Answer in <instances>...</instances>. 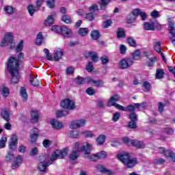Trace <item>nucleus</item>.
I'll use <instances>...</instances> for the list:
<instances>
[{
  "label": "nucleus",
  "instance_id": "4468645a",
  "mask_svg": "<svg viewBox=\"0 0 175 175\" xmlns=\"http://www.w3.org/2000/svg\"><path fill=\"white\" fill-rule=\"evenodd\" d=\"M85 125V120L81 119L72 122L70 126L71 129H77V128H81V126H84Z\"/></svg>",
  "mask_w": 175,
  "mask_h": 175
},
{
  "label": "nucleus",
  "instance_id": "6e6d98bb",
  "mask_svg": "<svg viewBox=\"0 0 175 175\" xmlns=\"http://www.w3.org/2000/svg\"><path fill=\"white\" fill-rule=\"evenodd\" d=\"M120 118H121V113L118 111H116L112 116V121H113V122H117Z\"/></svg>",
  "mask_w": 175,
  "mask_h": 175
},
{
  "label": "nucleus",
  "instance_id": "680f3d73",
  "mask_svg": "<svg viewBox=\"0 0 175 175\" xmlns=\"http://www.w3.org/2000/svg\"><path fill=\"white\" fill-rule=\"evenodd\" d=\"M46 6L50 9H53L55 7V0H46Z\"/></svg>",
  "mask_w": 175,
  "mask_h": 175
},
{
  "label": "nucleus",
  "instance_id": "5fc2aeb1",
  "mask_svg": "<svg viewBox=\"0 0 175 175\" xmlns=\"http://www.w3.org/2000/svg\"><path fill=\"white\" fill-rule=\"evenodd\" d=\"M14 159V154L13 152H8V154L5 155V161L7 162H10L12 159Z\"/></svg>",
  "mask_w": 175,
  "mask_h": 175
},
{
  "label": "nucleus",
  "instance_id": "338daca9",
  "mask_svg": "<svg viewBox=\"0 0 175 175\" xmlns=\"http://www.w3.org/2000/svg\"><path fill=\"white\" fill-rule=\"evenodd\" d=\"M85 18L89 21H92L93 20H95V16L92 12H89L85 14Z\"/></svg>",
  "mask_w": 175,
  "mask_h": 175
},
{
  "label": "nucleus",
  "instance_id": "f8f14e48",
  "mask_svg": "<svg viewBox=\"0 0 175 175\" xmlns=\"http://www.w3.org/2000/svg\"><path fill=\"white\" fill-rule=\"evenodd\" d=\"M59 35H62L64 38H72V35H73V33L72 32V29H69L66 26H62V29L60 30Z\"/></svg>",
  "mask_w": 175,
  "mask_h": 175
},
{
  "label": "nucleus",
  "instance_id": "603ef678",
  "mask_svg": "<svg viewBox=\"0 0 175 175\" xmlns=\"http://www.w3.org/2000/svg\"><path fill=\"white\" fill-rule=\"evenodd\" d=\"M62 28V26L53 25L51 27V31H52V32H55V33H60Z\"/></svg>",
  "mask_w": 175,
  "mask_h": 175
},
{
  "label": "nucleus",
  "instance_id": "72a5a7b5",
  "mask_svg": "<svg viewBox=\"0 0 175 175\" xmlns=\"http://www.w3.org/2000/svg\"><path fill=\"white\" fill-rule=\"evenodd\" d=\"M90 37L94 40H98L100 38V33L98 30H93L90 33Z\"/></svg>",
  "mask_w": 175,
  "mask_h": 175
},
{
  "label": "nucleus",
  "instance_id": "4d7b16f0",
  "mask_svg": "<svg viewBox=\"0 0 175 175\" xmlns=\"http://www.w3.org/2000/svg\"><path fill=\"white\" fill-rule=\"evenodd\" d=\"M156 59L157 58L155 57H151L149 59V61L146 63L145 65H146V66H148V68H152V66H154V64H155Z\"/></svg>",
  "mask_w": 175,
  "mask_h": 175
},
{
  "label": "nucleus",
  "instance_id": "c03bdc74",
  "mask_svg": "<svg viewBox=\"0 0 175 175\" xmlns=\"http://www.w3.org/2000/svg\"><path fill=\"white\" fill-rule=\"evenodd\" d=\"M163 76H165V72L162 69H157L155 75L156 79L158 80L161 79H163Z\"/></svg>",
  "mask_w": 175,
  "mask_h": 175
},
{
  "label": "nucleus",
  "instance_id": "0eeeda50",
  "mask_svg": "<svg viewBox=\"0 0 175 175\" xmlns=\"http://www.w3.org/2000/svg\"><path fill=\"white\" fill-rule=\"evenodd\" d=\"M128 118L130 120V122L128 124V128L130 129H136V128H137V121H139L136 112L129 113Z\"/></svg>",
  "mask_w": 175,
  "mask_h": 175
},
{
  "label": "nucleus",
  "instance_id": "6e6552de",
  "mask_svg": "<svg viewBox=\"0 0 175 175\" xmlns=\"http://www.w3.org/2000/svg\"><path fill=\"white\" fill-rule=\"evenodd\" d=\"M14 44V40H13V33H6L4 36V38L1 41L0 46L1 47H5L9 44Z\"/></svg>",
  "mask_w": 175,
  "mask_h": 175
},
{
  "label": "nucleus",
  "instance_id": "8fccbe9b",
  "mask_svg": "<svg viewBox=\"0 0 175 175\" xmlns=\"http://www.w3.org/2000/svg\"><path fill=\"white\" fill-rule=\"evenodd\" d=\"M69 114V112L68 111H57L56 112V117L57 118H59L61 117H65L66 116H68Z\"/></svg>",
  "mask_w": 175,
  "mask_h": 175
},
{
  "label": "nucleus",
  "instance_id": "bb28decb",
  "mask_svg": "<svg viewBox=\"0 0 175 175\" xmlns=\"http://www.w3.org/2000/svg\"><path fill=\"white\" fill-rule=\"evenodd\" d=\"M169 33L172 35V38H175V24L173 22H169L168 23Z\"/></svg>",
  "mask_w": 175,
  "mask_h": 175
},
{
  "label": "nucleus",
  "instance_id": "bf43d9fd",
  "mask_svg": "<svg viewBox=\"0 0 175 175\" xmlns=\"http://www.w3.org/2000/svg\"><path fill=\"white\" fill-rule=\"evenodd\" d=\"M6 142H8V138L6 136H3L0 140V148H5V146H6Z\"/></svg>",
  "mask_w": 175,
  "mask_h": 175
},
{
  "label": "nucleus",
  "instance_id": "dca6fc26",
  "mask_svg": "<svg viewBox=\"0 0 175 175\" xmlns=\"http://www.w3.org/2000/svg\"><path fill=\"white\" fill-rule=\"evenodd\" d=\"M53 55L54 61H55V62H58V61H59V59H61L64 55V51L61 49H57L54 51Z\"/></svg>",
  "mask_w": 175,
  "mask_h": 175
},
{
  "label": "nucleus",
  "instance_id": "3c124183",
  "mask_svg": "<svg viewBox=\"0 0 175 175\" xmlns=\"http://www.w3.org/2000/svg\"><path fill=\"white\" fill-rule=\"evenodd\" d=\"M162 132L166 133V135H173L174 133V130H173L171 127H165L162 129Z\"/></svg>",
  "mask_w": 175,
  "mask_h": 175
},
{
  "label": "nucleus",
  "instance_id": "7ed1b4c3",
  "mask_svg": "<svg viewBox=\"0 0 175 175\" xmlns=\"http://www.w3.org/2000/svg\"><path fill=\"white\" fill-rule=\"evenodd\" d=\"M117 158L124 166L126 169H133L139 161H137V158L133 157L131 158V154L128 152H122L120 154H117Z\"/></svg>",
  "mask_w": 175,
  "mask_h": 175
},
{
  "label": "nucleus",
  "instance_id": "aec40b11",
  "mask_svg": "<svg viewBox=\"0 0 175 175\" xmlns=\"http://www.w3.org/2000/svg\"><path fill=\"white\" fill-rule=\"evenodd\" d=\"M0 95H2L3 98H8L10 95V90L5 85L0 86Z\"/></svg>",
  "mask_w": 175,
  "mask_h": 175
},
{
  "label": "nucleus",
  "instance_id": "37998d69",
  "mask_svg": "<svg viewBox=\"0 0 175 175\" xmlns=\"http://www.w3.org/2000/svg\"><path fill=\"white\" fill-rule=\"evenodd\" d=\"M20 94L24 102H25V100L28 99V94H27V90L24 88H21Z\"/></svg>",
  "mask_w": 175,
  "mask_h": 175
},
{
  "label": "nucleus",
  "instance_id": "052dcab7",
  "mask_svg": "<svg viewBox=\"0 0 175 175\" xmlns=\"http://www.w3.org/2000/svg\"><path fill=\"white\" fill-rule=\"evenodd\" d=\"M154 49L159 54L162 53V51H161V42H157L154 45Z\"/></svg>",
  "mask_w": 175,
  "mask_h": 175
},
{
  "label": "nucleus",
  "instance_id": "b1692460",
  "mask_svg": "<svg viewBox=\"0 0 175 175\" xmlns=\"http://www.w3.org/2000/svg\"><path fill=\"white\" fill-rule=\"evenodd\" d=\"M165 158H167L170 162L175 163V152L170 149H167V153H165Z\"/></svg>",
  "mask_w": 175,
  "mask_h": 175
},
{
  "label": "nucleus",
  "instance_id": "13d9d810",
  "mask_svg": "<svg viewBox=\"0 0 175 175\" xmlns=\"http://www.w3.org/2000/svg\"><path fill=\"white\" fill-rule=\"evenodd\" d=\"M102 65H107L109 64L110 59H109V56L104 55L100 57Z\"/></svg>",
  "mask_w": 175,
  "mask_h": 175
},
{
  "label": "nucleus",
  "instance_id": "20e7f679",
  "mask_svg": "<svg viewBox=\"0 0 175 175\" xmlns=\"http://www.w3.org/2000/svg\"><path fill=\"white\" fill-rule=\"evenodd\" d=\"M68 152L69 149L68 148H64L62 150H56L55 152H53L51 157L50 161L44 163V172H46L47 167H49L50 165H53V162L54 161H57L58 158L60 159H64V158L68 155Z\"/></svg>",
  "mask_w": 175,
  "mask_h": 175
},
{
  "label": "nucleus",
  "instance_id": "774afa93",
  "mask_svg": "<svg viewBox=\"0 0 175 175\" xmlns=\"http://www.w3.org/2000/svg\"><path fill=\"white\" fill-rule=\"evenodd\" d=\"M86 70L88 72H91L92 70H94V64H92V62H89L86 66Z\"/></svg>",
  "mask_w": 175,
  "mask_h": 175
},
{
  "label": "nucleus",
  "instance_id": "f3484780",
  "mask_svg": "<svg viewBox=\"0 0 175 175\" xmlns=\"http://www.w3.org/2000/svg\"><path fill=\"white\" fill-rule=\"evenodd\" d=\"M37 168L39 172H44V156L39 157Z\"/></svg>",
  "mask_w": 175,
  "mask_h": 175
},
{
  "label": "nucleus",
  "instance_id": "6ab92c4d",
  "mask_svg": "<svg viewBox=\"0 0 175 175\" xmlns=\"http://www.w3.org/2000/svg\"><path fill=\"white\" fill-rule=\"evenodd\" d=\"M51 125L53 129H56V131H59L61 128H62L63 124L62 122L55 120L53 119L51 120Z\"/></svg>",
  "mask_w": 175,
  "mask_h": 175
},
{
  "label": "nucleus",
  "instance_id": "1a4fd4ad",
  "mask_svg": "<svg viewBox=\"0 0 175 175\" xmlns=\"http://www.w3.org/2000/svg\"><path fill=\"white\" fill-rule=\"evenodd\" d=\"M60 106L63 109H67V110H75V103L70 98H66L61 101Z\"/></svg>",
  "mask_w": 175,
  "mask_h": 175
},
{
  "label": "nucleus",
  "instance_id": "49530a36",
  "mask_svg": "<svg viewBox=\"0 0 175 175\" xmlns=\"http://www.w3.org/2000/svg\"><path fill=\"white\" fill-rule=\"evenodd\" d=\"M69 137H71L72 139H77L80 137V133L77 131H71L69 132Z\"/></svg>",
  "mask_w": 175,
  "mask_h": 175
},
{
  "label": "nucleus",
  "instance_id": "a211bd4d",
  "mask_svg": "<svg viewBox=\"0 0 175 175\" xmlns=\"http://www.w3.org/2000/svg\"><path fill=\"white\" fill-rule=\"evenodd\" d=\"M18 139L16 135H13L9 142V148L10 150H14L16 148V146H17Z\"/></svg>",
  "mask_w": 175,
  "mask_h": 175
},
{
  "label": "nucleus",
  "instance_id": "de8ad7c7",
  "mask_svg": "<svg viewBox=\"0 0 175 175\" xmlns=\"http://www.w3.org/2000/svg\"><path fill=\"white\" fill-rule=\"evenodd\" d=\"M142 87L145 88L144 92H150L151 91V83L148 81H145L143 83Z\"/></svg>",
  "mask_w": 175,
  "mask_h": 175
},
{
  "label": "nucleus",
  "instance_id": "c756f323",
  "mask_svg": "<svg viewBox=\"0 0 175 175\" xmlns=\"http://www.w3.org/2000/svg\"><path fill=\"white\" fill-rule=\"evenodd\" d=\"M89 57H90V59L93 62H98L99 61V57H98V54L95 53L94 51H91L88 53Z\"/></svg>",
  "mask_w": 175,
  "mask_h": 175
},
{
  "label": "nucleus",
  "instance_id": "423d86ee",
  "mask_svg": "<svg viewBox=\"0 0 175 175\" xmlns=\"http://www.w3.org/2000/svg\"><path fill=\"white\" fill-rule=\"evenodd\" d=\"M75 148L78 152H83L84 155H90L91 151H92L90 144H87L85 146H83L80 148V142H76L75 144Z\"/></svg>",
  "mask_w": 175,
  "mask_h": 175
},
{
  "label": "nucleus",
  "instance_id": "58836bf2",
  "mask_svg": "<svg viewBox=\"0 0 175 175\" xmlns=\"http://www.w3.org/2000/svg\"><path fill=\"white\" fill-rule=\"evenodd\" d=\"M79 157H80L79 152L77 150H74L70 154L69 159L70 161H76Z\"/></svg>",
  "mask_w": 175,
  "mask_h": 175
},
{
  "label": "nucleus",
  "instance_id": "4c0bfd02",
  "mask_svg": "<svg viewBox=\"0 0 175 175\" xmlns=\"http://www.w3.org/2000/svg\"><path fill=\"white\" fill-rule=\"evenodd\" d=\"M76 83L78 85H83V84L85 83V81L87 80V77L84 78L82 77H80V75H78L76 78Z\"/></svg>",
  "mask_w": 175,
  "mask_h": 175
},
{
  "label": "nucleus",
  "instance_id": "c9c22d12",
  "mask_svg": "<svg viewBox=\"0 0 175 175\" xmlns=\"http://www.w3.org/2000/svg\"><path fill=\"white\" fill-rule=\"evenodd\" d=\"M24 49V40H21L16 44L15 50L16 53H21Z\"/></svg>",
  "mask_w": 175,
  "mask_h": 175
},
{
  "label": "nucleus",
  "instance_id": "79ce46f5",
  "mask_svg": "<svg viewBox=\"0 0 175 175\" xmlns=\"http://www.w3.org/2000/svg\"><path fill=\"white\" fill-rule=\"evenodd\" d=\"M61 20L63 23H65V24H70L72 23V18L69 15H62Z\"/></svg>",
  "mask_w": 175,
  "mask_h": 175
},
{
  "label": "nucleus",
  "instance_id": "ea45409f",
  "mask_svg": "<svg viewBox=\"0 0 175 175\" xmlns=\"http://www.w3.org/2000/svg\"><path fill=\"white\" fill-rule=\"evenodd\" d=\"M1 117L3 120H5V121L9 122L10 120V113L9 111L3 110L1 111Z\"/></svg>",
  "mask_w": 175,
  "mask_h": 175
},
{
  "label": "nucleus",
  "instance_id": "09e8293b",
  "mask_svg": "<svg viewBox=\"0 0 175 175\" xmlns=\"http://www.w3.org/2000/svg\"><path fill=\"white\" fill-rule=\"evenodd\" d=\"M113 25V21L111 19H108L103 22V28L107 29Z\"/></svg>",
  "mask_w": 175,
  "mask_h": 175
},
{
  "label": "nucleus",
  "instance_id": "9d476101",
  "mask_svg": "<svg viewBox=\"0 0 175 175\" xmlns=\"http://www.w3.org/2000/svg\"><path fill=\"white\" fill-rule=\"evenodd\" d=\"M133 65V59L132 58L122 59L119 63L120 69H128L131 66Z\"/></svg>",
  "mask_w": 175,
  "mask_h": 175
},
{
  "label": "nucleus",
  "instance_id": "7c9ffc66",
  "mask_svg": "<svg viewBox=\"0 0 175 175\" xmlns=\"http://www.w3.org/2000/svg\"><path fill=\"white\" fill-rule=\"evenodd\" d=\"M88 28L87 27H80L78 29V35H79V36H87L88 35Z\"/></svg>",
  "mask_w": 175,
  "mask_h": 175
},
{
  "label": "nucleus",
  "instance_id": "a878e982",
  "mask_svg": "<svg viewBox=\"0 0 175 175\" xmlns=\"http://www.w3.org/2000/svg\"><path fill=\"white\" fill-rule=\"evenodd\" d=\"M54 21H55L54 15H49L44 21V25L50 27V25H53V24H54Z\"/></svg>",
  "mask_w": 175,
  "mask_h": 175
},
{
  "label": "nucleus",
  "instance_id": "e433bc0d",
  "mask_svg": "<svg viewBox=\"0 0 175 175\" xmlns=\"http://www.w3.org/2000/svg\"><path fill=\"white\" fill-rule=\"evenodd\" d=\"M97 144L98 146H102V144H105L106 142V135H100L96 139Z\"/></svg>",
  "mask_w": 175,
  "mask_h": 175
},
{
  "label": "nucleus",
  "instance_id": "864d4df0",
  "mask_svg": "<svg viewBox=\"0 0 175 175\" xmlns=\"http://www.w3.org/2000/svg\"><path fill=\"white\" fill-rule=\"evenodd\" d=\"M4 10L8 14H12L14 12V8L10 5H6L4 7Z\"/></svg>",
  "mask_w": 175,
  "mask_h": 175
},
{
  "label": "nucleus",
  "instance_id": "412c9836",
  "mask_svg": "<svg viewBox=\"0 0 175 175\" xmlns=\"http://www.w3.org/2000/svg\"><path fill=\"white\" fill-rule=\"evenodd\" d=\"M31 122L36 123L39 120V111L36 109H31Z\"/></svg>",
  "mask_w": 175,
  "mask_h": 175
},
{
  "label": "nucleus",
  "instance_id": "ddd939ff",
  "mask_svg": "<svg viewBox=\"0 0 175 175\" xmlns=\"http://www.w3.org/2000/svg\"><path fill=\"white\" fill-rule=\"evenodd\" d=\"M87 83L88 84L92 83L97 88H100L105 85V82L103 80L95 81L94 79L91 78V77H87Z\"/></svg>",
  "mask_w": 175,
  "mask_h": 175
},
{
  "label": "nucleus",
  "instance_id": "a19ab883",
  "mask_svg": "<svg viewBox=\"0 0 175 175\" xmlns=\"http://www.w3.org/2000/svg\"><path fill=\"white\" fill-rule=\"evenodd\" d=\"M135 21H136V16L132 13L129 14L126 17V22L128 24H132L135 23Z\"/></svg>",
  "mask_w": 175,
  "mask_h": 175
},
{
  "label": "nucleus",
  "instance_id": "cd10ccee",
  "mask_svg": "<svg viewBox=\"0 0 175 175\" xmlns=\"http://www.w3.org/2000/svg\"><path fill=\"white\" fill-rule=\"evenodd\" d=\"M132 59L135 61H139L140 58H142V53L140 52V49H137L134 52L131 53Z\"/></svg>",
  "mask_w": 175,
  "mask_h": 175
},
{
  "label": "nucleus",
  "instance_id": "e2e57ef3",
  "mask_svg": "<svg viewBox=\"0 0 175 175\" xmlns=\"http://www.w3.org/2000/svg\"><path fill=\"white\" fill-rule=\"evenodd\" d=\"M86 94L90 95V96H92V95H95V89L92 87L88 88L86 89Z\"/></svg>",
  "mask_w": 175,
  "mask_h": 175
},
{
  "label": "nucleus",
  "instance_id": "f704fd0d",
  "mask_svg": "<svg viewBox=\"0 0 175 175\" xmlns=\"http://www.w3.org/2000/svg\"><path fill=\"white\" fill-rule=\"evenodd\" d=\"M144 28L146 31H155L152 22H145L144 23Z\"/></svg>",
  "mask_w": 175,
  "mask_h": 175
},
{
  "label": "nucleus",
  "instance_id": "0e129e2a",
  "mask_svg": "<svg viewBox=\"0 0 175 175\" xmlns=\"http://www.w3.org/2000/svg\"><path fill=\"white\" fill-rule=\"evenodd\" d=\"M152 23L153 24V28L155 29H159L161 31L162 29V25H161L159 23H158L157 21H152Z\"/></svg>",
  "mask_w": 175,
  "mask_h": 175
},
{
  "label": "nucleus",
  "instance_id": "9b49d317",
  "mask_svg": "<svg viewBox=\"0 0 175 175\" xmlns=\"http://www.w3.org/2000/svg\"><path fill=\"white\" fill-rule=\"evenodd\" d=\"M43 2H44V0H37L36 8L39 9V8H40L42 6V5H43ZM36 8L35 7H33L32 5H29L27 7V10H28V12L30 14V16H33L35 12H36Z\"/></svg>",
  "mask_w": 175,
  "mask_h": 175
},
{
  "label": "nucleus",
  "instance_id": "473e14b6",
  "mask_svg": "<svg viewBox=\"0 0 175 175\" xmlns=\"http://www.w3.org/2000/svg\"><path fill=\"white\" fill-rule=\"evenodd\" d=\"M42 43H43V33L39 32L36 36V44L37 46H40Z\"/></svg>",
  "mask_w": 175,
  "mask_h": 175
},
{
  "label": "nucleus",
  "instance_id": "2f4dec72",
  "mask_svg": "<svg viewBox=\"0 0 175 175\" xmlns=\"http://www.w3.org/2000/svg\"><path fill=\"white\" fill-rule=\"evenodd\" d=\"M111 2V0H100V10H106L107 5Z\"/></svg>",
  "mask_w": 175,
  "mask_h": 175
},
{
  "label": "nucleus",
  "instance_id": "a18cd8bd",
  "mask_svg": "<svg viewBox=\"0 0 175 175\" xmlns=\"http://www.w3.org/2000/svg\"><path fill=\"white\" fill-rule=\"evenodd\" d=\"M127 43L131 46V47H136L137 44L136 43V40H135L132 37H129L127 38Z\"/></svg>",
  "mask_w": 175,
  "mask_h": 175
},
{
  "label": "nucleus",
  "instance_id": "c85d7f7f",
  "mask_svg": "<svg viewBox=\"0 0 175 175\" xmlns=\"http://www.w3.org/2000/svg\"><path fill=\"white\" fill-rule=\"evenodd\" d=\"M29 83L33 87H38L39 85V79H38L36 75H30Z\"/></svg>",
  "mask_w": 175,
  "mask_h": 175
},
{
  "label": "nucleus",
  "instance_id": "69168bd1",
  "mask_svg": "<svg viewBox=\"0 0 175 175\" xmlns=\"http://www.w3.org/2000/svg\"><path fill=\"white\" fill-rule=\"evenodd\" d=\"M165 104L162 102L159 103V106H158V110L160 114H162L163 113V111L165 110Z\"/></svg>",
  "mask_w": 175,
  "mask_h": 175
},
{
  "label": "nucleus",
  "instance_id": "393cba45",
  "mask_svg": "<svg viewBox=\"0 0 175 175\" xmlns=\"http://www.w3.org/2000/svg\"><path fill=\"white\" fill-rule=\"evenodd\" d=\"M21 163H23V157L22 156H18L16 157V161L13 163L12 168V169H17L19 166L21 165Z\"/></svg>",
  "mask_w": 175,
  "mask_h": 175
},
{
  "label": "nucleus",
  "instance_id": "f03ea898",
  "mask_svg": "<svg viewBox=\"0 0 175 175\" xmlns=\"http://www.w3.org/2000/svg\"><path fill=\"white\" fill-rule=\"evenodd\" d=\"M121 99V97L118 94H114L113 96L110 97L109 100L107 103V107H111L114 106L118 110H121L122 111H126L128 113H136V109H140L143 107V105H145L144 103H134V105H129L126 107L124 106L118 104L116 102H118Z\"/></svg>",
  "mask_w": 175,
  "mask_h": 175
},
{
  "label": "nucleus",
  "instance_id": "5701e85b",
  "mask_svg": "<svg viewBox=\"0 0 175 175\" xmlns=\"http://www.w3.org/2000/svg\"><path fill=\"white\" fill-rule=\"evenodd\" d=\"M116 36L118 39H125V38H126V32L125 31V29L122 27L118 28L116 31Z\"/></svg>",
  "mask_w": 175,
  "mask_h": 175
},
{
  "label": "nucleus",
  "instance_id": "2eb2a0df",
  "mask_svg": "<svg viewBox=\"0 0 175 175\" xmlns=\"http://www.w3.org/2000/svg\"><path fill=\"white\" fill-rule=\"evenodd\" d=\"M96 168L100 173H104L106 175H113L114 172L111 171V170H109L105 167V165H97L96 166Z\"/></svg>",
  "mask_w": 175,
  "mask_h": 175
},
{
  "label": "nucleus",
  "instance_id": "f257e3e1",
  "mask_svg": "<svg viewBox=\"0 0 175 175\" xmlns=\"http://www.w3.org/2000/svg\"><path fill=\"white\" fill-rule=\"evenodd\" d=\"M24 59V53H19L18 59L14 57H10L7 62V70L12 75L11 81L14 84H17L20 80V72H18L20 61Z\"/></svg>",
  "mask_w": 175,
  "mask_h": 175
},
{
  "label": "nucleus",
  "instance_id": "39448f33",
  "mask_svg": "<svg viewBox=\"0 0 175 175\" xmlns=\"http://www.w3.org/2000/svg\"><path fill=\"white\" fill-rule=\"evenodd\" d=\"M84 158H88V159L90 160L91 162H95L96 161H98V159H105L107 158V153H106L105 150H102L95 154L85 155Z\"/></svg>",
  "mask_w": 175,
  "mask_h": 175
},
{
  "label": "nucleus",
  "instance_id": "4be33fe9",
  "mask_svg": "<svg viewBox=\"0 0 175 175\" xmlns=\"http://www.w3.org/2000/svg\"><path fill=\"white\" fill-rule=\"evenodd\" d=\"M31 132L32 134L30 135L31 142V143H36L39 136V130L37 128H34L33 130H31Z\"/></svg>",
  "mask_w": 175,
  "mask_h": 175
}]
</instances>
